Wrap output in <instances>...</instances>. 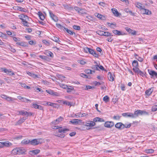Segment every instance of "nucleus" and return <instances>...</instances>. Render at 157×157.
<instances>
[{
  "mask_svg": "<svg viewBox=\"0 0 157 157\" xmlns=\"http://www.w3.org/2000/svg\"><path fill=\"white\" fill-rule=\"evenodd\" d=\"M56 26L58 28L63 30H64V28H65L59 24H56Z\"/></svg>",
  "mask_w": 157,
  "mask_h": 157,
  "instance_id": "nucleus-46",
  "label": "nucleus"
},
{
  "mask_svg": "<svg viewBox=\"0 0 157 157\" xmlns=\"http://www.w3.org/2000/svg\"><path fill=\"white\" fill-rule=\"evenodd\" d=\"M95 15L98 18H100V19H102V18L103 17V16L99 14V13H96L95 14Z\"/></svg>",
  "mask_w": 157,
  "mask_h": 157,
  "instance_id": "nucleus-57",
  "label": "nucleus"
},
{
  "mask_svg": "<svg viewBox=\"0 0 157 157\" xmlns=\"http://www.w3.org/2000/svg\"><path fill=\"white\" fill-rule=\"evenodd\" d=\"M52 40L53 41L59 44V42H60V41L59 40V38L56 37H53L52 38Z\"/></svg>",
  "mask_w": 157,
  "mask_h": 157,
  "instance_id": "nucleus-36",
  "label": "nucleus"
},
{
  "mask_svg": "<svg viewBox=\"0 0 157 157\" xmlns=\"http://www.w3.org/2000/svg\"><path fill=\"white\" fill-rule=\"evenodd\" d=\"M157 110L156 105H154L151 108V111L153 112H155Z\"/></svg>",
  "mask_w": 157,
  "mask_h": 157,
  "instance_id": "nucleus-60",
  "label": "nucleus"
},
{
  "mask_svg": "<svg viewBox=\"0 0 157 157\" xmlns=\"http://www.w3.org/2000/svg\"><path fill=\"white\" fill-rule=\"evenodd\" d=\"M46 55L48 56H50L52 57H53V53L51 51H46V52L45 53Z\"/></svg>",
  "mask_w": 157,
  "mask_h": 157,
  "instance_id": "nucleus-32",
  "label": "nucleus"
},
{
  "mask_svg": "<svg viewBox=\"0 0 157 157\" xmlns=\"http://www.w3.org/2000/svg\"><path fill=\"white\" fill-rule=\"evenodd\" d=\"M73 28L75 29L78 30H79L80 29V27L79 26L74 25L73 26Z\"/></svg>",
  "mask_w": 157,
  "mask_h": 157,
  "instance_id": "nucleus-52",
  "label": "nucleus"
},
{
  "mask_svg": "<svg viewBox=\"0 0 157 157\" xmlns=\"http://www.w3.org/2000/svg\"><path fill=\"white\" fill-rule=\"evenodd\" d=\"M67 88L66 89L67 90V93H70L74 90V88L71 86H68Z\"/></svg>",
  "mask_w": 157,
  "mask_h": 157,
  "instance_id": "nucleus-33",
  "label": "nucleus"
},
{
  "mask_svg": "<svg viewBox=\"0 0 157 157\" xmlns=\"http://www.w3.org/2000/svg\"><path fill=\"white\" fill-rule=\"evenodd\" d=\"M22 101L23 102L27 103L28 102V101H29L30 102H31V101L30 100L28 99L25 98H23V99L22 100Z\"/></svg>",
  "mask_w": 157,
  "mask_h": 157,
  "instance_id": "nucleus-58",
  "label": "nucleus"
},
{
  "mask_svg": "<svg viewBox=\"0 0 157 157\" xmlns=\"http://www.w3.org/2000/svg\"><path fill=\"white\" fill-rule=\"evenodd\" d=\"M38 14L40 19L42 20H43L44 18L45 17L44 15L40 11L38 12Z\"/></svg>",
  "mask_w": 157,
  "mask_h": 157,
  "instance_id": "nucleus-30",
  "label": "nucleus"
},
{
  "mask_svg": "<svg viewBox=\"0 0 157 157\" xmlns=\"http://www.w3.org/2000/svg\"><path fill=\"white\" fill-rule=\"evenodd\" d=\"M19 16L22 21L28 20L29 19V17L28 16L24 14H21Z\"/></svg>",
  "mask_w": 157,
  "mask_h": 157,
  "instance_id": "nucleus-15",
  "label": "nucleus"
},
{
  "mask_svg": "<svg viewBox=\"0 0 157 157\" xmlns=\"http://www.w3.org/2000/svg\"><path fill=\"white\" fill-rule=\"evenodd\" d=\"M131 123L126 124H124V128H128L131 127Z\"/></svg>",
  "mask_w": 157,
  "mask_h": 157,
  "instance_id": "nucleus-53",
  "label": "nucleus"
},
{
  "mask_svg": "<svg viewBox=\"0 0 157 157\" xmlns=\"http://www.w3.org/2000/svg\"><path fill=\"white\" fill-rule=\"evenodd\" d=\"M122 115L124 117H128L133 118V113H122Z\"/></svg>",
  "mask_w": 157,
  "mask_h": 157,
  "instance_id": "nucleus-14",
  "label": "nucleus"
},
{
  "mask_svg": "<svg viewBox=\"0 0 157 157\" xmlns=\"http://www.w3.org/2000/svg\"><path fill=\"white\" fill-rule=\"evenodd\" d=\"M103 34L104 35L103 36H113L110 33L104 31Z\"/></svg>",
  "mask_w": 157,
  "mask_h": 157,
  "instance_id": "nucleus-39",
  "label": "nucleus"
},
{
  "mask_svg": "<svg viewBox=\"0 0 157 157\" xmlns=\"http://www.w3.org/2000/svg\"><path fill=\"white\" fill-rule=\"evenodd\" d=\"M114 125V123L112 121H106L104 124V126L107 128H110Z\"/></svg>",
  "mask_w": 157,
  "mask_h": 157,
  "instance_id": "nucleus-9",
  "label": "nucleus"
},
{
  "mask_svg": "<svg viewBox=\"0 0 157 157\" xmlns=\"http://www.w3.org/2000/svg\"><path fill=\"white\" fill-rule=\"evenodd\" d=\"M80 76L84 78H88L87 75L81 73L80 74Z\"/></svg>",
  "mask_w": 157,
  "mask_h": 157,
  "instance_id": "nucleus-64",
  "label": "nucleus"
},
{
  "mask_svg": "<svg viewBox=\"0 0 157 157\" xmlns=\"http://www.w3.org/2000/svg\"><path fill=\"white\" fill-rule=\"evenodd\" d=\"M121 116H119V115L115 116L113 117V119L114 120H119Z\"/></svg>",
  "mask_w": 157,
  "mask_h": 157,
  "instance_id": "nucleus-61",
  "label": "nucleus"
},
{
  "mask_svg": "<svg viewBox=\"0 0 157 157\" xmlns=\"http://www.w3.org/2000/svg\"><path fill=\"white\" fill-rule=\"evenodd\" d=\"M113 32L115 35H117L118 36L124 35L125 34V33L124 32L119 31L117 30H113Z\"/></svg>",
  "mask_w": 157,
  "mask_h": 157,
  "instance_id": "nucleus-12",
  "label": "nucleus"
},
{
  "mask_svg": "<svg viewBox=\"0 0 157 157\" xmlns=\"http://www.w3.org/2000/svg\"><path fill=\"white\" fill-rule=\"evenodd\" d=\"M60 87L63 89H67V87L68 86L65 85L64 84H61L60 85Z\"/></svg>",
  "mask_w": 157,
  "mask_h": 157,
  "instance_id": "nucleus-62",
  "label": "nucleus"
},
{
  "mask_svg": "<svg viewBox=\"0 0 157 157\" xmlns=\"http://www.w3.org/2000/svg\"><path fill=\"white\" fill-rule=\"evenodd\" d=\"M148 72L149 74L151 76V78H155L157 77V73L154 71L150 69H148Z\"/></svg>",
  "mask_w": 157,
  "mask_h": 157,
  "instance_id": "nucleus-10",
  "label": "nucleus"
},
{
  "mask_svg": "<svg viewBox=\"0 0 157 157\" xmlns=\"http://www.w3.org/2000/svg\"><path fill=\"white\" fill-rule=\"evenodd\" d=\"M114 75L110 72L108 73V77L109 80L110 81H113L114 80Z\"/></svg>",
  "mask_w": 157,
  "mask_h": 157,
  "instance_id": "nucleus-19",
  "label": "nucleus"
},
{
  "mask_svg": "<svg viewBox=\"0 0 157 157\" xmlns=\"http://www.w3.org/2000/svg\"><path fill=\"white\" fill-rule=\"evenodd\" d=\"M74 9L78 13H80V11L82 10V9L80 8L79 7L77 6H75L74 7Z\"/></svg>",
  "mask_w": 157,
  "mask_h": 157,
  "instance_id": "nucleus-40",
  "label": "nucleus"
},
{
  "mask_svg": "<svg viewBox=\"0 0 157 157\" xmlns=\"http://www.w3.org/2000/svg\"><path fill=\"white\" fill-rule=\"evenodd\" d=\"M154 150L152 149L147 150L146 151V152L147 154H151L153 153L154 152Z\"/></svg>",
  "mask_w": 157,
  "mask_h": 157,
  "instance_id": "nucleus-51",
  "label": "nucleus"
},
{
  "mask_svg": "<svg viewBox=\"0 0 157 157\" xmlns=\"http://www.w3.org/2000/svg\"><path fill=\"white\" fill-rule=\"evenodd\" d=\"M46 92L48 94L55 96H58V93L51 90H46Z\"/></svg>",
  "mask_w": 157,
  "mask_h": 157,
  "instance_id": "nucleus-20",
  "label": "nucleus"
},
{
  "mask_svg": "<svg viewBox=\"0 0 157 157\" xmlns=\"http://www.w3.org/2000/svg\"><path fill=\"white\" fill-rule=\"evenodd\" d=\"M82 113L79 112L75 114L74 117L76 118L82 117Z\"/></svg>",
  "mask_w": 157,
  "mask_h": 157,
  "instance_id": "nucleus-43",
  "label": "nucleus"
},
{
  "mask_svg": "<svg viewBox=\"0 0 157 157\" xmlns=\"http://www.w3.org/2000/svg\"><path fill=\"white\" fill-rule=\"evenodd\" d=\"M133 71L136 73L137 74L138 72L140 70H139V69L137 67H134L133 68Z\"/></svg>",
  "mask_w": 157,
  "mask_h": 157,
  "instance_id": "nucleus-45",
  "label": "nucleus"
},
{
  "mask_svg": "<svg viewBox=\"0 0 157 157\" xmlns=\"http://www.w3.org/2000/svg\"><path fill=\"white\" fill-rule=\"evenodd\" d=\"M16 44H17L21 46H22L24 47L25 46V45L23 42H17Z\"/></svg>",
  "mask_w": 157,
  "mask_h": 157,
  "instance_id": "nucleus-63",
  "label": "nucleus"
},
{
  "mask_svg": "<svg viewBox=\"0 0 157 157\" xmlns=\"http://www.w3.org/2000/svg\"><path fill=\"white\" fill-rule=\"evenodd\" d=\"M146 111L140 110H137L134 113H133V118H135L138 117L139 115H142L145 114H147Z\"/></svg>",
  "mask_w": 157,
  "mask_h": 157,
  "instance_id": "nucleus-3",
  "label": "nucleus"
},
{
  "mask_svg": "<svg viewBox=\"0 0 157 157\" xmlns=\"http://www.w3.org/2000/svg\"><path fill=\"white\" fill-rule=\"evenodd\" d=\"M137 74V75H140L143 77H144L145 75L144 72L140 70L139 71Z\"/></svg>",
  "mask_w": 157,
  "mask_h": 157,
  "instance_id": "nucleus-49",
  "label": "nucleus"
},
{
  "mask_svg": "<svg viewBox=\"0 0 157 157\" xmlns=\"http://www.w3.org/2000/svg\"><path fill=\"white\" fill-rule=\"evenodd\" d=\"M17 113H18V114L22 115H31L32 113H29L25 110H19Z\"/></svg>",
  "mask_w": 157,
  "mask_h": 157,
  "instance_id": "nucleus-7",
  "label": "nucleus"
},
{
  "mask_svg": "<svg viewBox=\"0 0 157 157\" xmlns=\"http://www.w3.org/2000/svg\"><path fill=\"white\" fill-rule=\"evenodd\" d=\"M153 90L152 88L149 89L146 91L145 94L149 96L153 92Z\"/></svg>",
  "mask_w": 157,
  "mask_h": 157,
  "instance_id": "nucleus-26",
  "label": "nucleus"
},
{
  "mask_svg": "<svg viewBox=\"0 0 157 157\" xmlns=\"http://www.w3.org/2000/svg\"><path fill=\"white\" fill-rule=\"evenodd\" d=\"M104 31H102L98 30L96 32V33L100 36H102L104 35Z\"/></svg>",
  "mask_w": 157,
  "mask_h": 157,
  "instance_id": "nucleus-44",
  "label": "nucleus"
},
{
  "mask_svg": "<svg viewBox=\"0 0 157 157\" xmlns=\"http://www.w3.org/2000/svg\"><path fill=\"white\" fill-rule=\"evenodd\" d=\"M13 40L15 42L20 41V39L18 37H13Z\"/></svg>",
  "mask_w": 157,
  "mask_h": 157,
  "instance_id": "nucleus-59",
  "label": "nucleus"
},
{
  "mask_svg": "<svg viewBox=\"0 0 157 157\" xmlns=\"http://www.w3.org/2000/svg\"><path fill=\"white\" fill-rule=\"evenodd\" d=\"M26 119L24 117L21 118L16 123V125H20Z\"/></svg>",
  "mask_w": 157,
  "mask_h": 157,
  "instance_id": "nucleus-27",
  "label": "nucleus"
},
{
  "mask_svg": "<svg viewBox=\"0 0 157 157\" xmlns=\"http://www.w3.org/2000/svg\"><path fill=\"white\" fill-rule=\"evenodd\" d=\"M93 121L94 122H104L105 121L103 118H100L99 117H96L93 120Z\"/></svg>",
  "mask_w": 157,
  "mask_h": 157,
  "instance_id": "nucleus-22",
  "label": "nucleus"
},
{
  "mask_svg": "<svg viewBox=\"0 0 157 157\" xmlns=\"http://www.w3.org/2000/svg\"><path fill=\"white\" fill-rule=\"evenodd\" d=\"M64 30L66 31L68 33L71 35H72L74 34H75V33L73 32L68 29L67 28H64Z\"/></svg>",
  "mask_w": 157,
  "mask_h": 157,
  "instance_id": "nucleus-34",
  "label": "nucleus"
},
{
  "mask_svg": "<svg viewBox=\"0 0 157 157\" xmlns=\"http://www.w3.org/2000/svg\"><path fill=\"white\" fill-rule=\"evenodd\" d=\"M42 42L45 45L47 46H48L50 44V42L46 40H42Z\"/></svg>",
  "mask_w": 157,
  "mask_h": 157,
  "instance_id": "nucleus-50",
  "label": "nucleus"
},
{
  "mask_svg": "<svg viewBox=\"0 0 157 157\" xmlns=\"http://www.w3.org/2000/svg\"><path fill=\"white\" fill-rule=\"evenodd\" d=\"M107 24L112 29H114L115 28L116 26V24L115 23H110L109 22L107 23Z\"/></svg>",
  "mask_w": 157,
  "mask_h": 157,
  "instance_id": "nucleus-25",
  "label": "nucleus"
},
{
  "mask_svg": "<svg viewBox=\"0 0 157 157\" xmlns=\"http://www.w3.org/2000/svg\"><path fill=\"white\" fill-rule=\"evenodd\" d=\"M124 124L121 122L117 123L115 125V127L120 130L124 129Z\"/></svg>",
  "mask_w": 157,
  "mask_h": 157,
  "instance_id": "nucleus-13",
  "label": "nucleus"
},
{
  "mask_svg": "<svg viewBox=\"0 0 157 157\" xmlns=\"http://www.w3.org/2000/svg\"><path fill=\"white\" fill-rule=\"evenodd\" d=\"M111 11L115 16L116 17L119 16V13L116 9L114 8L112 9Z\"/></svg>",
  "mask_w": 157,
  "mask_h": 157,
  "instance_id": "nucleus-24",
  "label": "nucleus"
},
{
  "mask_svg": "<svg viewBox=\"0 0 157 157\" xmlns=\"http://www.w3.org/2000/svg\"><path fill=\"white\" fill-rule=\"evenodd\" d=\"M141 12L142 14H143L147 15H151V11H149L147 9L144 8L142 10H141Z\"/></svg>",
  "mask_w": 157,
  "mask_h": 157,
  "instance_id": "nucleus-11",
  "label": "nucleus"
},
{
  "mask_svg": "<svg viewBox=\"0 0 157 157\" xmlns=\"http://www.w3.org/2000/svg\"><path fill=\"white\" fill-rule=\"evenodd\" d=\"M63 6L64 7V8L67 10H70L73 9V8L70 7L69 5L63 4Z\"/></svg>",
  "mask_w": 157,
  "mask_h": 157,
  "instance_id": "nucleus-35",
  "label": "nucleus"
},
{
  "mask_svg": "<svg viewBox=\"0 0 157 157\" xmlns=\"http://www.w3.org/2000/svg\"><path fill=\"white\" fill-rule=\"evenodd\" d=\"M135 5L136 7L140 9V11L144 7V6L142 3L138 2H136Z\"/></svg>",
  "mask_w": 157,
  "mask_h": 157,
  "instance_id": "nucleus-16",
  "label": "nucleus"
},
{
  "mask_svg": "<svg viewBox=\"0 0 157 157\" xmlns=\"http://www.w3.org/2000/svg\"><path fill=\"white\" fill-rule=\"evenodd\" d=\"M90 48L88 47H85L84 48V52L86 53H89Z\"/></svg>",
  "mask_w": 157,
  "mask_h": 157,
  "instance_id": "nucleus-56",
  "label": "nucleus"
},
{
  "mask_svg": "<svg viewBox=\"0 0 157 157\" xmlns=\"http://www.w3.org/2000/svg\"><path fill=\"white\" fill-rule=\"evenodd\" d=\"M15 99V98H12L11 97L7 96L6 100L8 101H13Z\"/></svg>",
  "mask_w": 157,
  "mask_h": 157,
  "instance_id": "nucleus-47",
  "label": "nucleus"
},
{
  "mask_svg": "<svg viewBox=\"0 0 157 157\" xmlns=\"http://www.w3.org/2000/svg\"><path fill=\"white\" fill-rule=\"evenodd\" d=\"M5 73L10 75H14V73L13 72L11 71L10 70H9L7 68H6L5 72Z\"/></svg>",
  "mask_w": 157,
  "mask_h": 157,
  "instance_id": "nucleus-23",
  "label": "nucleus"
},
{
  "mask_svg": "<svg viewBox=\"0 0 157 157\" xmlns=\"http://www.w3.org/2000/svg\"><path fill=\"white\" fill-rule=\"evenodd\" d=\"M103 100L105 102L107 103L109 101V97L107 95L104 97Z\"/></svg>",
  "mask_w": 157,
  "mask_h": 157,
  "instance_id": "nucleus-37",
  "label": "nucleus"
},
{
  "mask_svg": "<svg viewBox=\"0 0 157 157\" xmlns=\"http://www.w3.org/2000/svg\"><path fill=\"white\" fill-rule=\"evenodd\" d=\"M49 15L51 18L55 21L57 22L58 21V17L55 15L51 10H49Z\"/></svg>",
  "mask_w": 157,
  "mask_h": 157,
  "instance_id": "nucleus-8",
  "label": "nucleus"
},
{
  "mask_svg": "<svg viewBox=\"0 0 157 157\" xmlns=\"http://www.w3.org/2000/svg\"><path fill=\"white\" fill-rule=\"evenodd\" d=\"M81 120L77 119H74L70 121V122L73 124H77L79 121H80Z\"/></svg>",
  "mask_w": 157,
  "mask_h": 157,
  "instance_id": "nucleus-29",
  "label": "nucleus"
},
{
  "mask_svg": "<svg viewBox=\"0 0 157 157\" xmlns=\"http://www.w3.org/2000/svg\"><path fill=\"white\" fill-rule=\"evenodd\" d=\"M30 140H26L24 139L22 140L21 143L23 145H27L30 144Z\"/></svg>",
  "mask_w": 157,
  "mask_h": 157,
  "instance_id": "nucleus-28",
  "label": "nucleus"
},
{
  "mask_svg": "<svg viewBox=\"0 0 157 157\" xmlns=\"http://www.w3.org/2000/svg\"><path fill=\"white\" fill-rule=\"evenodd\" d=\"M41 139H34L30 140V144L31 145L35 146L41 144L42 143V142L41 141Z\"/></svg>",
  "mask_w": 157,
  "mask_h": 157,
  "instance_id": "nucleus-4",
  "label": "nucleus"
},
{
  "mask_svg": "<svg viewBox=\"0 0 157 157\" xmlns=\"http://www.w3.org/2000/svg\"><path fill=\"white\" fill-rule=\"evenodd\" d=\"M0 145L2 147L0 148H2L4 147H9L12 145V144L9 141L0 142Z\"/></svg>",
  "mask_w": 157,
  "mask_h": 157,
  "instance_id": "nucleus-5",
  "label": "nucleus"
},
{
  "mask_svg": "<svg viewBox=\"0 0 157 157\" xmlns=\"http://www.w3.org/2000/svg\"><path fill=\"white\" fill-rule=\"evenodd\" d=\"M89 53L96 57H98V55L93 49H90Z\"/></svg>",
  "mask_w": 157,
  "mask_h": 157,
  "instance_id": "nucleus-21",
  "label": "nucleus"
},
{
  "mask_svg": "<svg viewBox=\"0 0 157 157\" xmlns=\"http://www.w3.org/2000/svg\"><path fill=\"white\" fill-rule=\"evenodd\" d=\"M85 72L87 74H92V72L94 73L95 71H92L90 69L85 70Z\"/></svg>",
  "mask_w": 157,
  "mask_h": 157,
  "instance_id": "nucleus-42",
  "label": "nucleus"
},
{
  "mask_svg": "<svg viewBox=\"0 0 157 157\" xmlns=\"http://www.w3.org/2000/svg\"><path fill=\"white\" fill-rule=\"evenodd\" d=\"M132 65L134 67H138V62L136 60H134L132 63Z\"/></svg>",
  "mask_w": 157,
  "mask_h": 157,
  "instance_id": "nucleus-38",
  "label": "nucleus"
},
{
  "mask_svg": "<svg viewBox=\"0 0 157 157\" xmlns=\"http://www.w3.org/2000/svg\"><path fill=\"white\" fill-rule=\"evenodd\" d=\"M68 130V129H67L59 127L58 131H57L56 132H55L54 135L56 136L62 138H63L65 136V134H62L65 133L66 131Z\"/></svg>",
  "mask_w": 157,
  "mask_h": 157,
  "instance_id": "nucleus-2",
  "label": "nucleus"
},
{
  "mask_svg": "<svg viewBox=\"0 0 157 157\" xmlns=\"http://www.w3.org/2000/svg\"><path fill=\"white\" fill-rule=\"evenodd\" d=\"M28 21V20L22 21V23L23 24L24 26H28V22H27Z\"/></svg>",
  "mask_w": 157,
  "mask_h": 157,
  "instance_id": "nucleus-55",
  "label": "nucleus"
},
{
  "mask_svg": "<svg viewBox=\"0 0 157 157\" xmlns=\"http://www.w3.org/2000/svg\"><path fill=\"white\" fill-rule=\"evenodd\" d=\"M91 68L94 70H99L98 65H93L92 66Z\"/></svg>",
  "mask_w": 157,
  "mask_h": 157,
  "instance_id": "nucleus-48",
  "label": "nucleus"
},
{
  "mask_svg": "<svg viewBox=\"0 0 157 157\" xmlns=\"http://www.w3.org/2000/svg\"><path fill=\"white\" fill-rule=\"evenodd\" d=\"M84 125L86 126L93 127L95 125V123L93 121H88L82 123Z\"/></svg>",
  "mask_w": 157,
  "mask_h": 157,
  "instance_id": "nucleus-6",
  "label": "nucleus"
},
{
  "mask_svg": "<svg viewBox=\"0 0 157 157\" xmlns=\"http://www.w3.org/2000/svg\"><path fill=\"white\" fill-rule=\"evenodd\" d=\"M33 106L35 109H38L40 110H43V108L42 106L38 105L36 103H33Z\"/></svg>",
  "mask_w": 157,
  "mask_h": 157,
  "instance_id": "nucleus-17",
  "label": "nucleus"
},
{
  "mask_svg": "<svg viewBox=\"0 0 157 157\" xmlns=\"http://www.w3.org/2000/svg\"><path fill=\"white\" fill-rule=\"evenodd\" d=\"M104 82H98L97 81H94V83L95 84V86H97L98 85H101L103 84H104Z\"/></svg>",
  "mask_w": 157,
  "mask_h": 157,
  "instance_id": "nucleus-54",
  "label": "nucleus"
},
{
  "mask_svg": "<svg viewBox=\"0 0 157 157\" xmlns=\"http://www.w3.org/2000/svg\"><path fill=\"white\" fill-rule=\"evenodd\" d=\"M63 119V117H60L56 119L55 120L53 121L52 123V124H54L57 123H59V122L62 121Z\"/></svg>",
  "mask_w": 157,
  "mask_h": 157,
  "instance_id": "nucleus-18",
  "label": "nucleus"
},
{
  "mask_svg": "<svg viewBox=\"0 0 157 157\" xmlns=\"http://www.w3.org/2000/svg\"><path fill=\"white\" fill-rule=\"evenodd\" d=\"M26 150L23 147H20L14 148L11 151L13 155H21L25 154Z\"/></svg>",
  "mask_w": 157,
  "mask_h": 157,
  "instance_id": "nucleus-1",
  "label": "nucleus"
},
{
  "mask_svg": "<svg viewBox=\"0 0 157 157\" xmlns=\"http://www.w3.org/2000/svg\"><path fill=\"white\" fill-rule=\"evenodd\" d=\"M63 104L66 105H67L68 106H72V104L71 102L68 101H63Z\"/></svg>",
  "mask_w": 157,
  "mask_h": 157,
  "instance_id": "nucleus-41",
  "label": "nucleus"
},
{
  "mask_svg": "<svg viewBox=\"0 0 157 157\" xmlns=\"http://www.w3.org/2000/svg\"><path fill=\"white\" fill-rule=\"evenodd\" d=\"M40 150L39 149H36L30 151V152L33 155H37L40 152Z\"/></svg>",
  "mask_w": 157,
  "mask_h": 157,
  "instance_id": "nucleus-31",
  "label": "nucleus"
}]
</instances>
